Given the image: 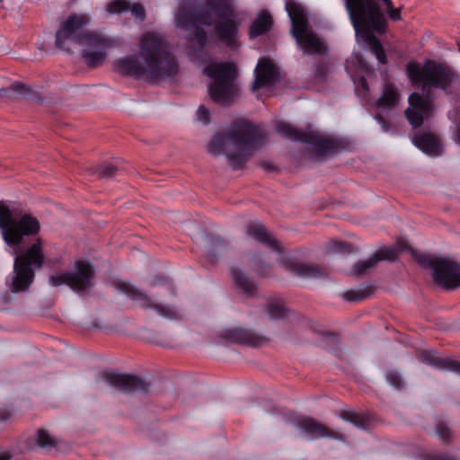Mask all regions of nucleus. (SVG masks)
<instances>
[{"label":"nucleus","mask_w":460,"mask_h":460,"mask_svg":"<svg viewBox=\"0 0 460 460\" xmlns=\"http://www.w3.org/2000/svg\"><path fill=\"white\" fill-rule=\"evenodd\" d=\"M139 56H128L116 59L115 70L127 76L159 80L178 74L179 65L168 49V44L161 34L155 31L145 33L139 42Z\"/></svg>","instance_id":"nucleus-1"},{"label":"nucleus","mask_w":460,"mask_h":460,"mask_svg":"<svg viewBox=\"0 0 460 460\" xmlns=\"http://www.w3.org/2000/svg\"><path fill=\"white\" fill-rule=\"evenodd\" d=\"M91 22L86 13H72L60 23L56 32L57 48L69 51L67 42L84 46L82 58L89 67L100 66L106 58L108 49L112 45L109 37L92 31L84 30Z\"/></svg>","instance_id":"nucleus-2"},{"label":"nucleus","mask_w":460,"mask_h":460,"mask_svg":"<svg viewBox=\"0 0 460 460\" xmlns=\"http://www.w3.org/2000/svg\"><path fill=\"white\" fill-rule=\"evenodd\" d=\"M265 139L262 129L252 122L242 120L232 124L226 132L216 134L208 146L210 154L226 155L234 170L242 169L252 153Z\"/></svg>","instance_id":"nucleus-3"},{"label":"nucleus","mask_w":460,"mask_h":460,"mask_svg":"<svg viewBox=\"0 0 460 460\" xmlns=\"http://www.w3.org/2000/svg\"><path fill=\"white\" fill-rule=\"evenodd\" d=\"M346 10L355 30L356 37L367 43L372 53L381 64H386L385 51L372 31L382 33L385 31V15L373 0H346Z\"/></svg>","instance_id":"nucleus-4"},{"label":"nucleus","mask_w":460,"mask_h":460,"mask_svg":"<svg viewBox=\"0 0 460 460\" xmlns=\"http://www.w3.org/2000/svg\"><path fill=\"white\" fill-rule=\"evenodd\" d=\"M204 73L214 79L208 86L211 100L223 106L234 103L238 93L237 70L234 63H213L207 66Z\"/></svg>","instance_id":"nucleus-5"},{"label":"nucleus","mask_w":460,"mask_h":460,"mask_svg":"<svg viewBox=\"0 0 460 460\" xmlns=\"http://www.w3.org/2000/svg\"><path fill=\"white\" fill-rule=\"evenodd\" d=\"M44 263V255L40 240L27 251L14 258L13 274L6 278V285L13 293L27 290L32 284L35 272L32 267L40 268Z\"/></svg>","instance_id":"nucleus-6"},{"label":"nucleus","mask_w":460,"mask_h":460,"mask_svg":"<svg viewBox=\"0 0 460 460\" xmlns=\"http://www.w3.org/2000/svg\"><path fill=\"white\" fill-rule=\"evenodd\" d=\"M0 228L4 240L10 246H19L23 243L24 236L35 235L39 233L40 224L31 214H20L11 210L0 201Z\"/></svg>","instance_id":"nucleus-7"},{"label":"nucleus","mask_w":460,"mask_h":460,"mask_svg":"<svg viewBox=\"0 0 460 460\" xmlns=\"http://www.w3.org/2000/svg\"><path fill=\"white\" fill-rule=\"evenodd\" d=\"M286 10L291 21V34L297 45L307 55H324L328 48L314 32L308 31V21L303 6L288 1Z\"/></svg>","instance_id":"nucleus-8"},{"label":"nucleus","mask_w":460,"mask_h":460,"mask_svg":"<svg viewBox=\"0 0 460 460\" xmlns=\"http://www.w3.org/2000/svg\"><path fill=\"white\" fill-rule=\"evenodd\" d=\"M407 75L413 84L439 88L446 91L450 87L456 75L447 66L427 60L421 66L418 63H409Z\"/></svg>","instance_id":"nucleus-9"},{"label":"nucleus","mask_w":460,"mask_h":460,"mask_svg":"<svg viewBox=\"0 0 460 460\" xmlns=\"http://www.w3.org/2000/svg\"><path fill=\"white\" fill-rule=\"evenodd\" d=\"M207 5L217 17L213 26L216 38L229 49H236L239 47V23L229 0H207Z\"/></svg>","instance_id":"nucleus-10"},{"label":"nucleus","mask_w":460,"mask_h":460,"mask_svg":"<svg viewBox=\"0 0 460 460\" xmlns=\"http://www.w3.org/2000/svg\"><path fill=\"white\" fill-rule=\"evenodd\" d=\"M419 261L432 270V278L437 285L447 290L460 287V265L456 261L429 255H423Z\"/></svg>","instance_id":"nucleus-11"},{"label":"nucleus","mask_w":460,"mask_h":460,"mask_svg":"<svg viewBox=\"0 0 460 460\" xmlns=\"http://www.w3.org/2000/svg\"><path fill=\"white\" fill-rule=\"evenodd\" d=\"M93 276L92 264L87 261H78L74 271L59 272L50 276L49 284L55 288L66 285L74 291H84L91 287Z\"/></svg>","instance_id":"nucleus-12"},{"label":"nucleus","mask_w":460,"mask_h":460,"mask_svg":"<svg viewBox=\"0 0 460 460\" xmlns=\"http://www.w3.org/2000/svg\"><path fill=\"white\" fill-rule=\"evenodd\" d=\"M276 130L279 135L292 141L312 146L319 155H324L335 148L334 141L322 137L312 130H300L287 122H278Z\"/></svg>","instance_id":"nucleus-13"},{"label":"nucleus","mask_w":460,"mask_h":460,"mask_svg":"<svg viewBox=\"0 0 460 460\" xmlns=\"http://www.w3.org/2000/svg\"><path fill=\"white\" fill-rule=\"evenodd\" d=\"M116 288L119 291L138 303L143 308L155 309L159 315L170 320H178L181 318V314L178 311L171 306L155 303L145 292L137 288L129 282L119 281L116 284Z\"/></svg>","instance_id":"nucleus-14"},{"label":"nucleus","mask_w":460,"mask_h":460,"mask_svg":"<svg viewBox=\"0 0 460 460\" xmlns=\"http://www.w3.org/2000/svg\"><path fill=\"white\" fill-rule=\"evenodd\" d=\"M103 378L108 385L123 393H147L149 389L148 383L134 375L104 372Z\"/></svg>","instance_id":"nucleus-15"},{"label":"nucleus","mask_w":460,"mask_h":460,"mask_svg":"<svg viewBox=\"0 0 460 460\" xmlns=\"http://www.w3.org/2000/svg\"><path fill=\"white\" fill-rule=\"evenodd\" d=\"M408 101L410 107L405 111V117L414 128H418L423 123V114H428L431 111L432 103L418 93H411Z\"/></svg>","instance_id":"nucleus-16"},{"label":"nucleus","mask_w":460,"mask_h":460,"mask_svg":"<svg viewBox=\"0 0 460 460\" xmlns=\"http://www.w3.org/2000/svg\"><path fill=\"white\" fill-rule=\"evenodd\" d=\"M255 79L252 91L256 92L264 86L273 85L278 78L279 72L274 63L266 58H261L254 70Z\"/></svg>","instance_id":"nucleus-17"},{"label":"nucleus","mask_w":460,"mask_h":460,"mask_svg":"<svg viewBox=\"0 0 460 460\" xmlns=\"http://www.w3.org/2000/svg\"><path fill=\"white\" fill-rule=\"evenodd\" d=\"M397 252L391 247L379 249L376 253L366 261L357 262L350 270L352 276H364L368 270L374 268L381 261H395L397 260Z\"/></svg>","instance_id":"nucleus-18"},{"label":"nucleus","mask_w":460,"mask_h":460,"mask_svg":"<svg viewBox=\"0 0 460 460\" xmlns=\"http://www.w3.org/2000/svg\"><path fill=\"white\" fill-rule=\"evenodd\" d=\"M296 426L305 433L310 439H317L325 437L341 439V434L329 429L327 427L310 417L301 418L296 421Z\"/></svg>","instance_id":"nucleus-19"},{"label":"nucleus","mask_w":460,"mask_h":460,"mask_svg":"<svg viewBox=\"0 0 460 460\" xmlns=\"http://www.w3.org/2000/svg\"><path fill=\"white\" fill-rule=\"evenodd\" d=\"M281 263L286 270L298 277L323 278L325 276L323 268L314 264L301 263L290 256H284L281 259Z\"/></svg>","instance_id":"nucleus-20"},{"label":"nucleus","mask_w":460,"mask_h":460,"mask_svg":"<svg viewBox=\"0 0 460 460\" xmlns=\"http://www.w3.org/2000/svg\"><path fill=\"white\" fill-rule=\"evenodd\" d=\"M246 234L255 241L271 248L278 253L283 252L279 242L272 237L264 225L259 221H252L246 226Z\"/></svg>","instance_id":"nucleus-21"},{"label":"nucleus","mask_w":460,"mask_h":460,"mask_svg":"<svg viewBox=\"0 0 460 460\" xmlns=\"http://www.w3.org/2000/svg\"><path fill=\"white\" fill-rule=\"evenodd\" d=\"M224 338L236 343L252 347H259L266 341V338L249 329L233 328L224 332Z\"/></svg>","instance_id":"nucleus-22"},{"label":"nucleus","mask_w":460,"mask_h":460,"mask_svg":"<svg viewBox=\"0 0 460 460\" xmlns=\"http://www.w3.org/2000/svg\"><path fill=\"white\" fill-rule=\"evenodd\" d=\"M420 361L439 370H447L460 375V362L449 358H440L434 350H422L419 353Z\"/></svg>","instance_id":"nucleus-23"},{"label":"nucleus","mask_w":460,"mask_h":460,"mask_svg":"<svg viewBox=\"0 0 460 460\" xmlns=\"http://www.w3.org/2000/svg\"><path fill=\"white\" fill-rule=\"evenodd\" d=\"M414 146L429 156H439L442 146L439 140L431 133H420L413 138Z\"/></svg>","instance_id":"nucleus-24"},{"label":"nucleus","mask_w":460,"mask_h":460,"mask_svg":"<svg viewBox=\"0 0 460 460\" xmlns=\"http://www.w3.org/2000/svg\"><path fill=\"white\" fill-rule=\"evenodd\" d=\"M207 255L208 263L214 264L228 249V243L218 235L209 234L206 238Z\"/></svg>","instance_id":"nucleus-25"},{"label":"nucleus","mask_w":460,"mask_h":460,"mask_svg":"<svg viewBox=\"0 0 460 460\" xmlns=\"http://www.w3.org/2000/svg\"><path fill=\"white\" fill-rule=\"evenodd\" d=\"M273 26V19L267 11H261L253 21L249 30L251 39H255L270 31Z\"/></svg>","instance_id":"nucleus-26"},{"label":"nucleus","mask_w":460,"mask_h":460,"mask_svg":"<svg viewBox=\"0 0 460 460\" xmlns=\"http://www.w3.org/2000/svg\"><path fill=\"white\" fill-rule=\"evenodd\" d=\"M177 25L187 31L190 28L199 26L197 24V8H188L184 4H181L176 14Z\"/></svg>","instance_id":"nucleus-27"},{"label":"nucleus","mask_w":460,"mask_h":460,"mask_svg":"<svg viewBox=\"0 0 460 460\" xmlns=\"http://www.w3.org/2000/svg\"><path fill=\"white\" fill-rule=\"evenodd\" d=\"M231 274L234 280L235 285L245 295L252 296L256 291V286L252 279H250L243 271L238 269L232 268Z\"/></svg>","instance_id":"nucleus-28"},{"label":"nucleus","mask_w":460,"mask_h":460,"mask_svg":"<svg viewBox=\"0 0 460 460\" xmlns=\"http://www.w3.org/2000/svg\"><path fill=\"white\" fill-rule=\"evenodd\" d=\"M399 96L395 87L393 84H385L382 95L376 102L379 108L390 109L398 103Z\"/></svg>","instance_id":"nucleus-29"},{"label":"nucleus","mask_w":460,"mask_h":460,"mask_svg":"<svg viewBox=\"0 0 460 460\" xmlns=\"http://www.w3.org/2000/svg\"><path fill=\"white\" fill-rule=\"evenodd\" d=\"M340 416L342 420L349 421L358 428L367 429L371 421L369 415H363L352 411H341Z\"/></svg>","instance_id":"nucleus-30"},{"label":"nucleus","mask_w":460,"mask_h":460,"mask_svg":"<svg viewBox=\"0 0 460 460\" xmlns=\"http://www.w3.org/2000/svg\"><path fill=\"white\" fill-rule=\"evenodd\" d=\"M266 312L273 320L288 318L290 313L279 299L270 300L266 306Z\"/></svg>","instance_id":"nucleus-31"},{"label":"nucleus","mask_w":460,"mask_h":460,"mask_svg":"<svg viewBox=\"0 0 460 460\" xmlns=\"http://www.w3.org/2000/svg\"><path fill=\"white\" fill-rule=\"evenodd\" d=\"M326 252L330 254H350L356 252V249L348 242L331 240L326 244Z\"/></svg>","instance_id":"nucleus-32"},{"label":"nucleus","mask_w":460,"mask_h":460,"mask_svg":"<svg viewBox=\"0 0 460 460\" xmlns=\"http://www.w3.org/2000/svg\"><path fill=\"white\" fill-rule=\"evenodd\" d=\"M192 35L189 37L190 43L197 45L198 51L201 52L208 44V34L206 31L200 26H194L190 28Z\"/></svg>","instance_id":"nucleus-33"},{"label":"nucleus","mask_w":460,"mask_h":460,"mask_svg":"<svg viewBox=\"0 0 460 460\" xmlns=\"http://www.w3.org/2000/svg\"><path fill=\"white\" fill-rule=\"evenodd\" d=\"M119 170L120 169L118 164V160H113L111 162L102 163V164L98 165L95 172L101 178L109 179L114 177Z\"/></svg>","instance_id":"nucleus-34"},{"label":"nucleus","mask_w":460,"mask_h":460,"mask_svg":"<svg viewBox=\"0 0 460 460\" xmlns=\"http://www.w3.org/2000/svg\"><path fill=\"white\" fill-rule=\"evenodd\" d=\"M37 445L45 449L54 448L58 446V439L50 436L45 429H40L36 436Z\"/></svg>","instance_id":"nucleus-35"},{"label":"nucleus","mask_w":460,"mask_h":460,"mask_svg":"<svg viewBox=\"0 0 460 460\" xmlns=\"http://www.w3.org/2000/svg\"><path fill=\"white\" fill-rule=\"evenodd\" d=\"M210 12L213 10L207 5V1L204 6L197 7V24L214 26L217 21L212 18Z\"/></svg>","instance_id":"nucleus-36"},{"label":"nucleus","mask_w":460,"mask_h":460,"mask_svg":"<svg viewBox=\"0 0 460 460\" xmlns=\"http://www.w3.org/2000/svg\"><path fill=\"white\" fill-rule=\"evenodd\" d=\"M12 92L27 96L31 89L22 83H15L9 88H0V97H5Z\"/></svg>","instance_id":"nucleus-37"},{"label":"nucleus","mask_w":460,"mask_h":460,"mask_svg":"<svg viewBox=\"0 0 460 460\" xmlns=\"http://www.w3.org/2000/svg\"><path fill=\"white\" fill-rule=\"evenodd\" d=\"M129 10V4L125 0H114L106 6V11L110 13H122Z\"/></svg>","instance_id":"nucleus-38"},{"label":"nucleus","mask_w":460,"mask_h":460,"mask_svg":"<svg viewBox=\"0 0 460 460\" xmlns=\"http://www.w3.org/2000/svg\"><path fill=\"white\" fill-rule=\"evenodd\" d=\"M370 295V292L366 290L350 289L343 293L342 296L345 300L349 302L362 301Z\"/></svg>","instance_id":"nucleus-39"},{"label":"nucleus","mask_w":460,"mask_h":460,"mask_svg":"<svg viewBox=\"0 0 460 460\" xmlns=\"http://www.w3.org/2000/svg\"><path fill=\"white\" fill-rule=\"evenodd\" d=\"M387 382L397 390L404 386V382L401 375L395 370H388L385 375Z\"/></svg>","instance_id":"nucleus-40"},{"label":"nucleus","mask_w":460,"mask_h":460,"mask_svg":"<svg viewBox=\"0 0 460 460\" xmlns=\"http://www.w3.org/2000/svg\"><path fill=\"white\" fill-rule=\"evenodd\" d=\"M351 63L353 64V66H355L358 69H359L362 72L369 73L372 70L371 66L358 53H356V54L352 55V57H351Z\"/></svg>","instance_id":"nucleus-41"},{"label":"nucleus","mask_w":460,"mask_h":460,"mask_svg":"<svg viewBox=\"0 0 460 460\" xmlns=\"http://www.w3.org/2000/svg\"><path fill=\"white\" fill-rule=\"evenodd\" d=\"M388 10V16L393 22H397L401 19V10L394 8L392 0H382ZM373 2L380 8L376 0Z\"/></svg>","instance_id":"nucleus-42"},{"label":"nucleus","mask_w":460,"mask_h":460,"mask_svg":"<svg viewBox=\"0 0 460 460\" xmlns=\"http://www.w3.org/2000/svg\"><path fill=\"white\" fill-rule=\"evenodd\" d=\"M421 458L422 460H458L451 455L442 453H423Z\"/></svg>","instance_id":"nucleus-43"},{"label":"nucleus","mask_w":460,"mask_h":460,"mask_svg":"<svg viewBox=\"0 0 460 460\" xmlns=\"http://www.w3.org/2000/svg\"><path fill=\"white\" fill-rule=\"evenodd\" d=\"M436 433L442 441L449 442L451 431L445 424H438L436 428Z\"/></svg>","instance_id":"nucleus-44"},{"label":"nucleus","mask_w":460,"mask_h":460,"mask_svg":"<svg viewBox=\"0 0 460 460\" xmlns=\"http://www.w3.org/2000/svg\"><path fill=\"white\" fill-rule=\"evenodd\" d=\"M130 11H131L133 16L136 17L137 19H138L140 21H144L145 20V18H146V11H145V8L143 7L142 4H134L131 6Z\"/></svg>","instance_id":"nucleus-45"},{"label":"nucleus","mask_w":460,"mask_h":460,"mask_svg":"<svg viewBox=\"0 0 460 460\" xmlns=\"http://www.w3.org/2000/svg\"><path fill=\"white\" fill-rule=\"evenodd\" d=\"M197 116L199 121L204 124H208L210 120L209 111L203 105L199 106L197 111Z\"/></svg>","instance_id":"nucleus-46"},{"label":"nucleus","mask_w":460,"mask_h":460,"mask_svg":"<svg viewBox=\"0 0 460 460\" xmlns=\"http://www.w3.org/2000/svg\"><path fill=\"white\" fill-rule=\"evenodd\" d=\"M328 72V66L325 63H319L316 66L315 75L320 80H323Z\"/></svg>","instance_id":"nucleus-47"},{"label":"nucleus","mask_w":460,"mask_h":460,"mask_svg":"<svg viewBox=\"0 0 460 460\" xmlns=\"http://www.w3.org/2000/svg\"><path fill=\"white\" fill-rule=\"evenodd\" d=\"M375 119H376L377 123L382 127L385 132H387L389 130V123L381 114H376Z\"/></svg>","instance_id":"nucleus-48"},{"label":"nucleus","mask_w":460,"mask_h":460,"mask_svg":"<svg viewBox=\"0 0 460 460\" xmlns=\"http://www.w3.org/2000/svg\"><path fill=\"white\" fill-rule=\"evenodd\" d=\"M166 281V279L163 277H156L153 279V285L154 286H156V285H160V284H163Z\"/></svg>","instance_id":"nucleus-49"},{"label":"nucleus","mask_w":460,"mask_h":460,"mask_svg":"<svg viewBox=\"0 0 460 460\" xmlns=\"http://www.w3.org/2000/svg\"><path fill=\"white\" fill-rule=\"evenodd\" d=\"M359 84H360V86L362 87L363 90H367L368 84H367V79L365 77H361L360 78Z\"/></svg>","instance_id":"nucleus-50"},{"label":"nucleus","mask_w":460,"mask_h":460,"mask_svg":"<svg viewBox=\"0 0 460 460\" xmlns=\"http://www.w3.org/2000/svg\"><path fill=\"white\" fill-rule=\"evenodd\" d=\"M11 458V456L6 453V452H3V453H0V460H9Z\"/></svg>","instance_id":"nucleus-51"},{"label":"nucleus","mask_w":460,"mask_h":460,"mask_svg":"<svg viewBox=\"0 0 460 460\" xmlns=\"http://www.w3.org/2000/svg\"><path fill=\"white\" fill-rule=\"evenodd\" d=\"M397 245L401 250H406L407 249V243H405L403 241H398Z\"/></svg>","instance_id":"nucleus-52"},{"label":"nucleus","mask_w":460,"mask_h":460,"mask_svg":"<svg viewBox=\"0 0 460 460\" xmlns=\"http://www.w3.org/2000/svg\"><path fill=\"white\" fill-rule=\"evenodd\" d=\"M456 137L457 143L460 145V124H458L456 127Z\"/></svg>","instance_id":"nucleus-53"},{"label":"nucleus","mask_w":460,"mask_h":460,"mask_svg":"<svg viewBox=\"0 0 460 460\" xmlns=\"http://www.w3.org/2000/svg\"><path fill=\"white\" fill-rule=\"evenodd\" d=\"M255 270H256L259 274H261V275H262V276H264V277L268 276V274H267L266 272H264V271H263V270H262V269H261V268H259V267H257V268L255 269Z\"/></svg>","instance_id":"nucleus-54"},{"label":"nucleus","mask_w":460,"mask_h":460,"mask_svg":"<svg viewBox=\"0 0 460 460\" xmlns=\"http://www.w3.org/2000/svg\"><path fill=\"white\" fill-rule=\"evenodd\" d=\"M263 166H264L265 168H267V169H271V166H270V164H263Z\"/></svg>","instance_id":"nucleus-55"},{"label":"nucleus","mask_w":460,"mask_h":460,"mask_svg":"<svg viewBox=\"0 0 460 460\" xmlns=\"http://www.w3.org/2000/svg\"><path fill=\"white\" fill-rule=\"evenodd\" d=\"M7 420V417H2V416H0V420H1V421H4V420Z\"/></svg>","instance_id":"nucleus-56"},{"label":"nucleus","mask_w":460,"mask_h":460,"mask_svg":"<svg viewBox=\"0 0 460 460\" xmlns=\"http://www.w3.org/2000/svg\"><path fill=\"white\" fill-rule=\"evenodd\" d=\"M458 50H459V52H460V44H458Z\"/></svg>","instance_id":"nucleus-57"}]
</instances>
